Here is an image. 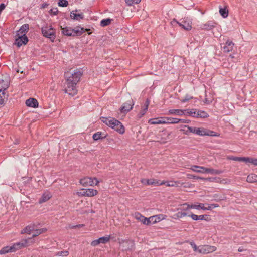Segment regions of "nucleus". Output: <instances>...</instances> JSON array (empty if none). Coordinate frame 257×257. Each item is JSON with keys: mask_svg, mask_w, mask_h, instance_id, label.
Returning a JSON list of instances; mask_svg holds the SVG:
<instances>
[{"mask_svg": "<svg viewBox=\"0 0 257 257\" xmlns=\"http://www.w3.org/2000/svg\"><path fill=\"white\" fill-rule=\"evenodd\" d=\"M171 24L172 25H174L175 24H178L184 30L189 31L192 28V22L189 20H181V22H178L176 19H173L171 22Z\"/></svg>", "mask_w": 257, "mask_h": 257, "instance_id": "nucleus-7", "label": "nucleus"}, {"mask_svg": "<svg viewBox=\"0 0 257 257\" xmlns=\"http://www.w3.org/2000/svg\"><path fill=\"white\" fill-rule=\"evenodd\" d=\"M148 123L150 124H165V121L164 119H162V117H160L150 119L148 120Z\"/></svg>", "mask_w": 257, "mask_h": 257, "instance_id": "nucleus-28", "label": "nucleus"}, {"mask_svg": "<svg viewBox=\"0 0 257 257\" xmlns=\"http://www.w3.org/2000/svg\"><path fill=\"white\" fill-rule=\"evenodd\" d=\"M28 42V38L26 36H16L15 39V44L19 47H21L23 44H26Z\"/></svg>", "mask_w": 257, "mask_h": 257, "instance_id": "nucleus-11", "label": "nucleus"}, {"mask_svg": "<svg viewBox=\"0 0 257 257\" xmlns=\"http://www.w3.org/2000/svg\"><path fill=\"white\" fill-rule=\"evenodd\" d=\"M216 182L221 184H226L229 183V181L228 180L226 179H221L220 178L217 177L216 179Z\"/></svg>", "mask_w": 257, "mask_h": 257, "instance_id": "nucleus-45", "label": "nucleus"}, {"mask_svg": "<svg viewBox=\"0 0 257 257\" xmlns=\"http://www.w3.org/2000/svg\"><path fill=\"white\" fill-rule=\"evenodd\" d=\"M61 30L62 33L67 36H78L81 35L84 32V29L80 27H76L72 28L71 27H64L61 26Z\"/></svg>", "mask_w": 257, "mask_h": 257, "instance_id": "nucleus-4", "label": "nucleus"}, {"mask_svg": "<svg viewBox=\"0 0 257 257\" xmlns=\"http://www.w3.org/2000/svg\"><path fill=\"white\" fill-rule=\"evenodd\" d=\"M29 28V24H25L23 25L19 30L17 31L16 36H26V34L28 32Z\"/></svg>", "mask_w": 257, "mask_h": 257, "instance_id": "nucleus-14", "label": "nucleus"}, {"mask_svg": "<svg viewBox=\"0 0 257 257\" xmlns=\"http://www.w3.org/2000/svg\"><path fill=\"white\" fill-rule=\"evenodd\" d=\"M102 121L106 125L113 128L119 134H124L125 132L124 127L118 120L113 118L102 117Z\"/></svg>", "mask_w": 257, "mask_h": 257, "instance_id": "nucleus-2", "label": "nucleus"}, {"mask_svg": "<svg viewBox=\"0 0 257 257\" xmlns=\"http://www.w3.org/2000/svg\"><path fill=\"white\" fill-rule=\"evenodd\" d=\"M8 93L0 89V106L4 105L8 97Z\"/></svg>", "mask_w": 257, "mask_h": 257, "instance_id": "nucleus-24", "label": "nucleus"}, {"mask_svg": "<svg viewBox=\"0 0 257 257\" xmlns=\"http://www.w3.org/2000/svg\"><path fill=\"white\" fill-rule=\"evenodd\" d=\"M206 136L218 137L219 134L213 131H210L207 129Z\"/></svg>", "mask_w": 257, "mask_h": 257, "instance_id": "nucleus-47", "label": "nucleus"}, {"mask_svg": "<svg viewBox=\"0 0 257 257\" xmlns=\"http://www.w3.org/2000/svg\"><path fill=\"white\" fill-rule=\"evenodd\" d=\"M85 189H82L81 190V192L78 193L79 194V195L84 196V194H85Z\"/></svg>", "mask_w": 257, "mask_h": 257, "instance_id": "nucleus-59", "label": "nucleus"}, {"mask_svg": "<svg viewBox=\"0 0 257 257\" xmlns=\"http://www.w3.org/2000/svg\"><path fill=\"white\" fill-rule=\"evenodd\" d=\"M165 120V124H177V118L173 117H162Z\"/></svg>", "mask_w": 257, "mask_h": 257, "instance_id": "nucleus-36", "label": "nucleus"}, {"mask_svg": "<svg viewBox=\"0 0 257 257\" xmlns=\"http://www.w3.org/2000/svg\"><path fill=\"white\" fill-rule=\"evenodd\" d=\"M176 182L173 181H170V182H165L162 181L161 182H160L159 185H162L163 184L166 185L167 186L169 187H174L176 186Z\"/></svg>", "mask_w": 257, "mask_h": 257, "instance_id": "nucleus-43", "label": "nucleus"}, {"mask_svg": "<svg viewBox=\"0 0 257 257\" xmlns=\"http://www.w3.org/2000/svg\"><path fill=\"white\" fill-rule=\"evenodd\" d=\"M99 183L96 178L84 177L80 180V183L83 186L97 185Z\"/></svg>", "mask_w": 257, "mask_h": 257, "instance_id": "nucleus-8", "label": "nucleus"}, {"mask_svg": "<svg viewBox=\"0 0 257 257\" xmlns=\"http://www.w3.org/2000/svg\"><path fill=\"white\" fill-rule=\"evenodd\" d=\"M187 177L189 179H199V176H195L192 174H188Z\"/></svg>", "mask_w": 257, "mask_h": 257, "instance_id": "nucleus-56", "label": "nucleus"}, {"mask_svg": "<svg viewBox=\"0 0 257 257\" xmlns=\"http://www.w3.org/2000/svg\"><path fill=\"white\" fill-rule=\"evenodd\" d=\"M190 122V120H188V119H182L177 118V123H178L179 122L188 123Z\"/></svg>", "mask_w": 257, "mask_h": 257, "instance_id": "nucleus-54", "label": "nucleus"}, {"mask_svg": "<svg viewBox=\"0 0 257 257\" xmlns=\"http://www.w3.org/2000/svg\"><path fill=\"white\" fill-rule=\"evenodd\" d=\"M133 216L137 220L140 221L144 225H149V218H147L143 216L139 212H135L133 214Z\"/></svg>", "mask_w": 257, "mask_h": 257, "instance_id": "nucleus-10", "label": "nucleus"}, {"mask_svg": "<svg viewBox=\"0 0 257 257\" xmlns=\"http://www.w3.org/2000/svg\"><path fill=\"white\" fill-rule=\"evenodd\" d=\"M193 98V97L192 96H191L190 95H186L185 96V97L183 98L181 100V101L182 102H186L187 101H188L189 100H190V99H192Z\"/></svg>", "mask_w": 257, "mask_h": 257, "instance_id": "nucleus-51", "label": "nucleus"}, {"mask_svg": "<svg viewBox=\"0 0 257 257\" xmlns=\"http://www.w3.org/2000/svg\"><path fill=\"white\" fill-rule=\"evenodd\" d=\"M141 0H125L126 4L129 6H132L134 4H139Z\"/></svg>", "mask_w": 257, "mask_h": 257, "instance_id": "nucleus-48", "label": "nucleus"}, {"mask_svg": "<svg viewBox=\"0 0 257 257\" xmlns=\"http://www.w3.org/2000/svg\"><path fill=\"white\" fill-rule=\"evenodd\" d=\"M128 244V245H131L130 249H132L134 246V242L132 241H124L122 244ZM130 249V248H128Z\"/></svg>", "mask_w": 257, "mask_h": 257, "instance_id": "nucleus-55", "label": "nucleus"}, {"mask_svg": "<svg viewBox=\"0 0 257 257\" xmlns=\"http://www.w3.org/2000/svg\"><path fill=\"white\" fill-rule=\"evenodd\" d=\"M134 103L132 100H128L126 102L123 104L121 108L120 112L122 113H126L132 109Z\"/></svg>", "mask_w": 257, "mask_h": 257, "instance_id": "nucleus-9", "label": "nucleus"}, {"mask_svg": "<svg viewBox=\"0 0 257 257\" xmlns=\"http://www.w3.org/2000/svg\"><path fill=\"white\" fill-rule=\"evenodd\" d=\"M177 218H182L187 215V213L183 212H178L175 214Z\"/></svg>", "mask_w": 257, "mask_h": 257, "instance_id": "nucleus-52", "label": "nucleus"}, {"mask_svg": "<svg viewBox=\"0 0 257 257\" xmlns=\"http://www.w3.org/2000/svg\"><path fill=\"white\" fill-rule=\"evenodd\" d=\"M110 238V236L100 237L98 239L92 241L91 245L93 246H96L100 243L105 244L109 241Z\"/></svg>", "mask_w": 257, "mask_h": 257, "instance_id": "nucleus-12", "label": "nucleus"}, {"mask_svg": "<svg viewBox=\"0 0 257 257\" xmlns=\"http://www.w3.org/2000/svg\"><path fill=\"white\" fill-rule=\"evenodd\" d=\"M208 206L207 207H205L204 206V209L203 210H211L214 208H216L219 207V205L217 204H206Z\"/></svg>", "mask_w": 257, "mask_h": 257, "instance_id": "nucleus-46", "label": "nucleus"}, {"mask_svg": "<svg viewBox=\"0 0 257 257\" xmlns=\"http://www.w3.org/2000/svg\"><path fill=\"white\" fill-rule=\"evenodd\" d=\"M209 116L208 113L203 110L196 109V117L197 118H207Z\"/></svg>", "mask_w": 257, "mask_h": 257, "instance_id": "nucleus-37", "label": "nucleus"}, {"mask_svg": "<svg viewBox=\"0 0 257 257\" xmlns=\"http://www.w3.org/2000/svg\"><path fill=\"white\" fill-rule=\"evenodd\" d=\"M35 228L36 226L34 224L28 225L21 231V234L27 233L30 234L32 231L35 230Z\"/></svg>", "mask_w": 257, "mask_h": 257, "instance_id": "nucleus-26", "label": "nucleus"}, {"mask_svg": "<svg viewBox=\"0 0 257 257\" xmlns=\"http://www.w3.org/2000/svg\"><path fill=\"white\" fill-rule=\"evenodd\" d=\"M247 181L249 183H254L257 182V175L255 174H250L247 177Z\"/></svg>", "mask_w": 257, "mask_h": 257, "instance_id": "nucleus-39", "label": "nucleus"}, {"mask_svg": "<svg viewBox=\"0 0 257 257\" xmlns=\"http://www.w3.org/2000/svg\"><path fill=\"white\" fill-rule=\"evenodd\" d=\"M182 207L183 208L181 209L183 210H188V209H186L187 206H182Z\"/></svg>", "mask_w": 257, "mask_h": 257, "instance_id": "nucleus-62", "label": "nucleus"}, {"mask_svg": "<svg viewBox=\"0 0 257 257\" xmlns=\"http://www.w3.org/2000/svg\"><path fill=\"white\" fill-rule=\"evenodd\" d=\"M51 197L52 196L50 193L45 192L42 195L41 198L39 199V202L40 203H43L50 199Z\"/></svg>", "mask_w": 257, "mask_h": 257, "instance_id": "nucleus-34", "label": "nucleus"}, {"mask_svg": "<svg viewBox=\"0 0 257 257\" xmlns=\"http://www.w3.org/2000/svg\"><path fill=\"white\" fill-rule=\"evenodd\" d=\"M216 23L212 21H208L206 23L201 26V28L203 30H210L215 26Z\"/></svg>", "mask_w": 257, "mask_h": 257, "instance_id": "nucleus-25", "label": "nucleus"}, {"mask_svg": "<svg viewBox=\"0 0 257 257\" xmlns=\"http://www.w3.org/2000/svg\"><path fill=\"white\" fill-rule=\"evenodd\" d=\"M47 5H48L47 4H44L42 5V8H44L46 7L47 6Z\"/></svg>", "mask_w": 257, "mask_h": 257, "instance_id": "nucleus-61", "label": "nucleus"}, {"mask_svg": "<svg viewBox=\"0 0 257 257\" xmlns=\"http://www.w3.org/2000/svg\"><path fill=\"white\" fill-rule=\"evenodd\" d=\"M246 163H250L257 166V159L246 157Z\"/></svg>", "mask_w": 257, "mask_h": 257, "instance_id": "nucleus-42", "label": "nucleus"}, {"mask_svg": "<svg viewBox=\"0 0 257 257\" xmlns=\"http://www.w3.org/2000/svg\"><path fill=\"white\" fill-rule=\"evenodd\" d=\"M184 114V109H170L167 113L168 115H176L178 116L183 115Z\"/></svg>", "mask_w": 257, "mask_h": 257, "instance_id": "nucleus-27", "label": "nucleus"}, {"mask_svg": "<svg viewBox=\"0 0 257 257\" xmlns=\"http://www.w3.org/2000/svg\"><path fill=\"white\" fill-rule=\"evenodd\" d=\"M82 73L78 69L65 73L66 82L64 91L71 96L75 95L77 92V84L80 81Z\"/></svg>", "mask_w": 257, "mask_h": 257, "instance_id": "nucleus-1", "label": "nucleus"}, {"mask_svg": "<svg viewBox=\"0 0 257 257\" xmlns=\"http://www.w3.org/2000/svg\"><path fill=\"white\" fill-rule=\"evenodd\" d=\"M69 254V252L67 251H60L58 252L57 255L61 256H66Z\"/></svg>", "mask_w": 257, "mask_h": 257, "instance_id": "nucleus-53", "label": "nucleus"}, {"mask_svg": "<svg viewBox=\"0 0 257 257\" xmlns=\"http://www.w3.org/2000/svg\"><path fill=\"white\" fill-rule=\"evenodd\" d=\"M106 137V135L104 133H102L101 132H97L93 134L92 137L95 141H97L99 139L105 138Z\"/></svg>", "mask_w": 257, "mask_h": 257, "instance_id": "nucleus-33", "label": "nucleus"}, {"mask_svg": "<svg viewBox=\"0 0 257 257\" xmlns=\"http://www.w3.org/2000/svg\"><path fill=\"white\" fill-rule=\"evenodd\" d=\"M190 170L194 172L205 174L206 173L207 168L201 166L193 165L191 167Z\"/></svg>", "mask_w": 257, "mask_h": 257, "instance_id": "nucleus-16", "label": "nucleus"}, {"mask_svg": "<svg viewBox=\"0 0 257 257\" xmlns=\"http://www.w3.org/2000/svg\"><path fill=\"white\" fill-rule=\"evenodd\" d=\"M217 178V177H208V178H206V179H205V180H206V181H208L210 182H213V181L216 182Z\"/></svg>", "mask_w": 257, "mask_h": 257, "instance_id": "nucleus-57", "label": "nucleus"}, {"mask_svg": "<svg viewBox=\"0 0 257 257\" xmlns=\"http://www.w3.org/2000/svg\"><path fill=\"white\" fill-rule=\"evenodd\" d=\"M98 194L97 190L92 188H88L85 189V194L84 196L93 197Z\"/></svg>", "mask_w": 257, "mask_h": 257, "instance_id": "nucleus-29", "label": "nucleus"}, {"mask_svg": "<svg viewBox=\"0 0 257 257\" xmlns=\"http://www.w3.org/2000/svg\"><path fill=\"white\" fill-rule=\"evenodd\" d=\"M141 182L144 185H153L154 186H159L160 184V182L158 180L151 179H143L141 180Z\"/></svg>", "mask_w": 257, "mask_h": 257, "instance_id": "nucleus-19", "label": "nucleus"}, {"mask_svg": "<svg viewBox=\"0 0 257 257\" xmlns=\"http://www.w3.org/2000/svg\"><path fill=\"white\" fill-rule=\"evenodd\" d=\"M207 216L206 215H198V220H203L205 219L204 217Z\"/></svg>", "mask_w": 257, "mask_h": 257, "instance_id": "nucleus-60", "label": "nucleus"}, {"mask_svg": "<svg viewBox=\"0 0 257 257\" xmlns=\"http://www.w3.org/2000/svg\"><path fill=\"white\" fill-rule=\"evenodd\" d=\"M34 231H35V232L34 234H33L32 238L36 237V236H38L39 235L47 231V229L45 228L38 229H37L35 228V230Z\"/></svg>", "mask_w": 257, "mask_h": 257, "instance_id": "nucleus-40", "label": "nucleus"}, {"mask_svg": "<svg viewBox=\"0 0 257 257\" xmlns=\"http://www.w3.org/2000/svg\"><path fill=\"white\" fill-rule=\"evenodd\" d=\"M223 171L220 170L214 169L213 168H207L206 173H209L211 174H220L222 173Z\"/></svg>", "mask_w": 257, "mask_h": 257, "instance_id": "nucleus-38", "label": "nucleus"}, {"mask_svg": "<svg viewBox=\"0 0 257 257\" xmlns=\"http://www.w3.org/2000/svg\"><path fill=\"white\" fill-rule=\"evenodd\" d=\"M42 33L45 37L49 38L52 42L56 38L55 31L51 26L46 25L41 29Z\"/></svg>", "mask_w": 257, "mask_h": 257, "instance_id": "nucleus-5", "label": "nucleus"}, {"mask_svg": "<svg viewBox=\"0 0 257 257\" xmlns=\"http://www.w3.org/2000/svg\"><path fill=\"white\" fill-rule=\"evenodd\" d=\"M190 244L195 252L200 254H205L212 253L217 249L215 246L208 245H201L197 246L194 242H191Z\"/></svg>", "mask_w": 257, "mask_h": 257, "instance_id": "nucleus-3", "label": "nucleus"}, {"mask_svg": "<svg viewBox=\"0 0 257 257\" xmlns=\"http://www.w3.org/2000/svg\"><path fill=\"white\" fill-rule=\"evenodd\" d=\"M79 10H75L74 11H72L70 13V17L71 19L77 20V21H80L81 19H83L84 18V15L83 13H77Z\"/></svg>", "mask_w": 257, "mask_h": 257, "instance_id": "nucleus-15", "label": "nucleus"}, {"mask_svg": "<svg viewBox=\"0 0 257 257\" xmlns=\"http://www.w3.org/2000/svg\"><path fill=\"white\" fill-rule=\"evenodd\" d=\"M149 105V101L147 100L145 103V106L141 109V111L138 114L139 118L142 117L147 112Z\"/></svg>", "mask_w": 257, "mask_h": 257, "instance_id": "nucleus-32", "label": "nucleus"}, {"mask_svg": "<svg viewBox=\"0 0 257 257\" xmlns=\"http://www.w3.org/2000/svg\"><path fill=\"white\" fill-rule=\"evenodd\" d=\"M172 132H165L162 135L160 139L158 141V142L161 144L166 143L170 139V135Z\"/></svg>", "mask_w": 257, "mask_h": 257, "instance_id": "nucleus-21", "label": "nucleus"}, {"mask_svg": "<svg viewBox=\"0 0 257 257\" xmlns=\"http://www.w3.org/2000/svg\"><path fill=\"white\" fill-rule=\"evenodd\" d=\"M219 13L223 18H226L228 15V11L225 8H220Z\"/></svg>", "mask_w": 257, "mask_h": 257, "instance_id": "nucleus-41", "label": "nucleus"}, {"mask_svg": "<svg viewBox=\"0 0 257 257\" xmlns=\"http://www.w3.org/2000/svg\"><path fill=\"white\" fill-rule=\"evenodd\" d=\"M194 132L193 134L199 135V136H206L207 129L204 128H198L194 127Z\"/></svg>", "mask_w": 257, "mask_h": 257, "instance_id": "nucleus-31", "label": "nucleus"}, {"mask_svg": "<svg viewBox=\"0 0 257 257\" xmlns=\"http://www.w3.org/2000/svg\"><path fill=\"white\" fill-rule=\"evenodd\" d=\"M194 127H191L188 125H182L180 126V131L184 134L189 135L191 133H193Z\"/></svg>", "mask_w": 257, "mask_h": 257, "instance_id": "nucleus-17", "label": "nucleus"}, {"mask_svg": "<svg viewBox=\"0 0 257 257\" xmlns=\"http://www.w3.org/2000/svg\"><path fill=\"white\" fill-rule=\"evenodd\" d=\"M231 159L233 160H234V161H236L245 162L246 157H233Z\"/></svg>", "mask_w": 257, "mask_h": 257, "instance_id": "nucleus-50", "label": "nucleus"}, {"mask_svg": "<svg viewBox=\"0 0 257 257\" xmlns=\"http://www.w3.org/2000/svg\"><path fill=\"white\" fill-rule=\"evenodd\" d=\"M9 80L7 77H5L4 78L0 80V89L5 91L9 87Z\"/></svg>", "mask_w": 257, "mask_h": 257, "instance_id": "nucleus-18", "label": "nucleus"}, {"mask_svg": "<svg viewBox=\"0 0 257 257\" xmlns=\"http://www.w3.org/2000/svg\"><path fill=\"white\" fill-rule=\"evenodd\" d=\"M166 216L163 214H158L149 217V224L152 222L153 224L159 222L161 220L165 219Z\"/></svg>", "mask_w": 257, "mask_h": 257, "instance_id": "nucleus-13", "label": "nucleus"}, {"mask_svg": "<svg viewBox=\"0 0 257 257\" xmlns=\"http://www.w3.org/2000/svg\"><path fill=\"white\" fill-rule=\"evenodd\" d=\"M205 205L204 204L200 203L198 205H195V204H191L190 205L188 203H184L181 205L182 206H187L186 209H196L197 210L202 209H204V206Z\"/></svg>", "mask_w": 257, "mask_h": 257, "instance_id": "nucleus-20", "label": "nucleus"}, {"mask_svg": "<svg viewBox=\"0 0 257 257\" xmlns=\"http://www.w3.org/2000/svg\"><path fill=\"white\" fill-rule=\"evenodd\" d=\"M238 251H240V252H241V251H242V249H238Z\"/></svg>", "mask_w": 257, "mask_h": 257, "instance_id": "nucleus-64", "label": "nucleus"}, {"mask_svg": "<svg viewBox=\"0 0 257 257\" xmlns=\"http://www.w3.org/2000/svg\"><path fill=\"white\" fill-rule=\"evenodd\" d=\"M111 21L110 19H103L100 22L101 26L104 27L109 25Z\"/></svg>", "mask_w": 257, "mask_h": 257, "instance_id": "nucleus-44", "label": "nucleus"}, {"mask_svg": "<svg viewBox=\"0 0 257 257\" xmlns=\"http://www.w3.org/2000/svg\"><path fill=\"white\" fill-rule=\"evenodd\" d=\"M58 5L61 7H67L68 5V2L66 0H59Z\"/></svg>", "mask_w": 257, "mask_h": 257, "instance_id": "nucleus-49", "label": "nucleus"}, {"mask_svg": "<svg viewBox=\"0 0 257 257\" xmlns=\"http://www.w3.org/2000/svg\"><path fill=\"white\" fill-rule=\"evenodd\" d=\"M191 218L194 220H198V215H195L194 214H192L189 215Z\"/></svg>", "mask_w": 257, "mask_h": 257, "instance_id": "nucleus-58", "label": "nucleus"}, {"mask_svg": "<svg viewBox=\"0 0 257 257\" xmlns=\"http://www.w3.org/2000/svg\"><path fill=\"white\" fill-rule=\"evenodd\" d=\"M234 45V43L231 41L227 40L223 47V51L225 52L231 51L233 50Z\"/></svg>", "mask_w": 257, "mask_h": 257, "instance_id": "nucleus-22", "label": "nucleus"}, {"mask_svg": "<svg viewBox=\"0 0 257 257\" xmlns=\"http://www.w3.org/2000/svg\"><path fill=\"white\" fill-rule=\"evenodd\" d=\"M199 179H201V180H206L205 179H206V178H203V177H199Z\"/></svg>", "mask_w": 257, "mask_h": 257, "instance_id": "nucleus-63", "label": "nucleus"}, {"mask_svg": "<svg viewBox=\"0 0 257 257\" xmlns=\"http://www.w3.org/2000/svg\"><path fill=\"white\" fill-rule=\"evenodd\" d=\"M26 105L29 107L36 108L38 106V102L36 99L30 98L26 101Z\"/></svg>", "mask_w": 257, "mask_h": 257, "instance_id": "nucleus-23", "label": "nucleus"}, {"mask_svg": "<svg viewBox=\"0 0 257 257\" xmlns=\"http://www.w3.org/2000/svg\"><path fill=\"white\" fill-rule=\"evenodd\" d=\"M34 242V240L32 239V238H29L26 239H22L19 242L13 244V248L15 250V252H16L17 250L33 244Z\"/></svg>", "mask_w": 257, "mask_h": 257, "instance_id": "nucleus-6", "label": "nucleus"}, {"mask_svg": "<svg viewBox=\"0 0 257 257\" xmlns=\"http://www.w3.org/2000/svg\"><path fill=\"white\" fill-rule=\"evenodd\" d=\"M184 115L196 117V109H184Z\"/></svg>", "mask_w": 257, "mask_h": 257, "instance_id": "nucleus-35", "label": "nucleus"}, {"mask_svg": "<svg viewBox=\"0 0 257 257\" xmlns=\"http://www.w3.org/2000/svg\"><path fill=\"white\" fill-rule=\"evenodd\" d=\"M9 252H15V250L13 248V245L9 246H7L3 247L0 250V254H5Z\"/></svg>", "mask_w": 257, "mask_h": 257, "instance_id": "nucleus-30", "label": "nucleus"}]
</instances>
